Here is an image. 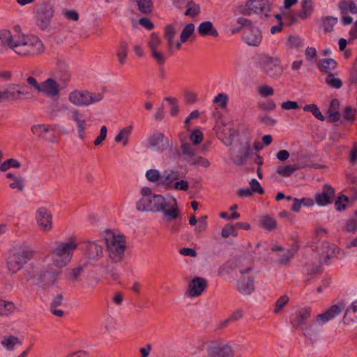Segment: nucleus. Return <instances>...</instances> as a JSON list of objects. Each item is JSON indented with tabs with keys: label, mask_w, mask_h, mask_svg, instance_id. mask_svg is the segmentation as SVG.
Returning <instances> with one entry per match:
<instances>
[{
	"label": "nucleus",
	"mask_w": 357,
	"mask_h": 357,
	"mask_svg": "<svg viewBox=\"0 0 357 357\" xmlns=\"http://www.w3.org/2000/svg\"><path fill=\"white\" fill-rule=\"evenodd\" d=\"M68 116V119L76 123L77 128L86 126V120L83 114L77 109L71 108L69 109Z\"/></svg>",
	"instance_id": "26"
},
{
	"label": "nucleus",
	"mask_w": 357,
	"mask_h": 357,
	"mask_svg": "<svg viewBox=\"0 0 357 357\" xmlns=\"http://www.w3.org/2000/svg\"><path fill=\"white\" fill-rule=\"evenodd\" d=\"M198 33L201 36L211 35L212 36H218V31L213 27V23L211 21H205L202 22L197 29Z\"/></svg>",
	"instance_id": "25"
},
{
	"label": "nucleus",
	"mask_w": 357,
	"mask_h": 357,
	"mask_svg": "<svg viewBox=\"0 0 357 357\" xmlns=\"http://www.w3.org/2000/svg\"><path fill=\"white\" fill-rule=\"evenodd\" d=\"M271 6L269 0H247L243 5L238 6L236 10L243 16L256 15L269 17Z\"/></svg>",
	"instance_id": "4"
},
{
	"label": "nucleus",
	"mask_w": 357,
	"mask_h": 357,
	"mask_svg": "<svg viewBox=\"0 0 357 357\" xmlns=\"http://www.w3.org/2000/svg\"><path fill=\"white\" fill-rule=\"evenodd\" d=\"M179 178V172L176 168L165 169L162 173L160 186L170 190L176 180Z\"/></svg>",
	"instance_id": "16"
},
{
	"label": "nucleus",
	"mask_w": 357,
	"mask_h": 357,
	"mask_svg": "<svg viewBox=\"0 0 357 357\" xmlns=\"http://www.w3.org/2000/svg\"><path fill=\"white\" fill-rule=\"evenodd\" d=\"M250 190L252 192H257L259 195L264 193V190L261 187L260 183L255 178L251 179L250 181Z\"/></svg>",
	"instance_id": "60"
},
{
	"label": "nucleus",
	"mask_w": 357,
	"mask_h": 357,
	"mask_svg": "<svg viewBox=\"0 0 357 357\" xmlns=\"http://www.w3.org/2000/svg\"><path fill=\"white\" fill-rule=\"evenodd\" d=\"M2 346L7 350L13 351L16 345H21L22 342L14 335L5 336L1 340Z\"/></svg>",
	"instance_id": "29"
},
{
	"label": "nucleus",
	"mask_w": 357,
	"mask_h": 357,
	"mask_svg": "<svg viewBox=\"0 0 357 357\" xmlns=\"http://www.w3.org/2000/svg\"><path fill=\"white\" fill-rule=\"evenodd\" d=\"M289 297L287 295L281 296L275 302L274 307V313H280L282 308L288 303Z\"/></svg>",
	"instance_id": "45"
},
{
	"label": "nucleus",
	"mask_w": 357,
	"mask_h": 357,
	"mask_svg": "<svg viewBox=\"0 0 357 357\" xmlns=\"http://www.w3.org/2000/svg\"><path fill=\"white\" fill-rule=\"evenodd\" d=\"M195 25L192 23L188 24L181 31L180 40L181 43L185 42L188 38L193 33Z\"/></svg>",
	"instance_id": "41"
},
{
	"label": "nucleus",
	"mask_w": 357,
	"mask_h": 357,
	"mask_svg": "<svg viewBox=\"0 0 357 357\" xmlns=\"http://www.w3.org/2000/svg\"><path fill=\"white\" fill-rule=\"evenodd\" d=\"M337 65L335 60L331 58H326L319 60L318 66L319 67H335Z\"/></svg>",
	"instance_id": "63"
},
{
	"label": "nucleus",
	"mask_w": 357,
	"mask_h": 357,
	"mask_svg": "<svg viewBox=\"0 0 357 357\" xmlns=\"http://www.w3.org/2000/svg\"><path fill=\"white\" fill-rule=\"evenodd\" d=\"M312 315L310 307H301L297 308L290 316L289 321L292 327L296 329H301L304 334L307 321Z\"/></svg>",
	"instance_id": "11"
},
{
	"label": "nucleus",
	"mask_w": 357,
	"mask_h": 357,
	"mask_svg": "<svg viewBox=\"0 0 357 357\" xmlns=\"http://www.w3.org/2000/svg\"><path fill=\"white\" fill-rule=\"evenodd\" d=\"M221 235L223 238H228L229 236H236L238 235L236 231L235 225H226L222 229Z\"/></svg>",
	"instance_id": "49"
},
{
	"label": "nucleus",
	"mask_w": 357,
	"mask_h": 357,
	"mask_svg": "<svg viewBox=\"0 0 357 357\" xmlns=\"http://www.w3.org/2000/svg\"><path fill=\"white\" fill-rule=\"evenodd\" d=\"M136 209L140 212H162L167 221L176 220L180 213L176 199L167 202L161 195L142 197L136 202Z\"/></svg>",
	"instance_id": "2"
},
{
	"label": "nucleus",
	"mask_w": 357,
	"mask_h": 357,
	"mask_svg": "<svg viewBox=\"0 0 357 357\" xmlns=\"http://www.w3.org/2000/svg\"><path fill=\"white\" fill-rule=\"evenodd\" d=\"M146 178L149 181L152 183L158 182V184L160 185L162 173H160L158 169H151L146 171Z\"/></svg>",
	"instance_id": "37"
},
{
	"label": "nucleus",
	"mask_w": 357,
	"mask_h": 357,
	"mask_svg": "<svg viewBox=\"0 0 357 357\" xmlns=\"http://www.w3.org/2000/svg\"><path fill=\"white\" fill-rule=\"evenodd\" d=\"M15 309V305L12 302L0 300V315H8Z\"/></svg>",
	"instance_id": "40"
},
{
	"label": "nucleus",
	"mask_w": 357,
	"mask_h": 357,
	"mask_svg": "<svg viewBox=\"0 0 357 357\" xmlns=\"http://www.w3.org/2000/svg\"><path fill=\"white\" fill-rule=\"evenodd\" d=\"M341 307L337 305H332L328 310L315 317L314 321L304 330V335L312 339L319 333L317 326H322L341 313Z\"/></svg>",
	"instance_id": "5"
},
{
	"label": "nucleus",
	"mask_w": 357,
	"mask_h": 357,
	"mask_svg": "<svg viewBox=\"0 0 357 357\" xmlns=\"http://www.w3.org/2000/svg\"><path fill=\"white\" fill-rule=\"evenodd\" d=\"M250 152V145L245 143L238 146V153L232 158L234 162L237 165H243L248 158Z\"/></svg>",
	"instance_id": "22"
},
{
	"label": "nucleus",
	"mask_w": 357,
	"mask_h": 357,
	"mask_svg": "<svg viewBox=\"0 0 357 357\" xmlns=\"http://www.w3.org/2000/svg\"><path fill=\"white\" fill-rule=\"evenodd\" d=\"M78 243L75 237H70L67 241H56L50 250L52 264L58 268L67 266L71 261L73 252Z\"/></svg>",
	"instance_id": "3"
},
{
	"label": "nucleus",
	"mask_w": 357,
	"mask_h": 357,
	"mask_svg": "<svg viewBox=\"0 0 357 357\" xmlns=\"http://www.w3.org/2000/svg\"><path fill=\"white\" fill-rule=\"evenodd\" d=\"M236 22L238 24L241 25V28H248V30L254 28L252 22L246 17H239L236 20Z\"/></svg>",
	"instance_id": "57"
},
{
	"label": "nucleus",
	"mask_w": 357,
	"mask_h": 357,
	"mask_svg": "<svg viewBox=\"0 0 357 357\" xmlns=\"http://www.w3.org/2000/svg\"><path fill=\"white\" fill-rule=\"evenodd\" d=\"M128 47L125 43H122L119 45L116 50V55L120 64H123L124 61L127 56Z\"/></svg>",
	"instance_id": "48"
},
{
	"label": "nucleus",
	"mask_w": 357,
	"mask_h": 357,
	"mask_svg": "<svg viewBox=\"0 0 357 357\" xmlns=\"http://www.w3.org/2000/svg\"><path fill=\"white\" fill-rule=\"evenodd\" d=\"M0 45L21 56L34 55L44 50L43 44L37 36L12 32L6 29L0 31Z\"/></svg>",
	"instance_id": "1"
},
{
	"label": "nucleus",
	"mask_w": 357,
	"mask_h": 357,
	"mask_svg": "<svg viewBox=\"0 0 357 357\" xmlns=\"http://www.w3.org/2000/svg\"><path fill=\"white\" fill-rule=\"evenodd\" d=\"M149 147L155 151L162 152L169 146L167 137L160 132H154L148 139Z\"/></svg>",
	"instance_id": "14"
},
{
	"label": "nucleus",
	"mask_w": 357,
	"mask_h": 357,
	"mask_svg": "<svg viewBox=\"0 0 357 357\" xmlns=\"http://www.w3.org/2000/svg\"><path fill=\"white\" fill-rule=\"evenodd\" d=\"M250 266L239 270L240 276L236 282V289L243 295H250L255 290V277L251 274Z\"/></svg>",
	"instance_id": "10"
},
{
	"label": "nucleus",
	"mask_w": 357,
	"mask_h": 357,
	"mask_svg": "<svg viewBox=\"0 0 357 357\" xmlns=\"http://www.w3.org/2000/svg\"><path fill=\"white\" fill-rule=\"evenodd\" d=\"M262 36L258 29L252 28L248 30L245 36V41L248 45L258 46L261 41Z\"/></svg>",
	"instance_id": "24"
},
{
	"label": "nucleus",
	"mask_w": 357,
	"mask_h": 357,
	"mask_svg": "<svg viewBox=\"0 0 357 357\" xmlns=\"http://www.w3.org/2000/svg\"><path fill=\"white\" fill-rule=\"evenodd\" d=\"M59 273L54 270L41 271L37 278L38 284L44 285L54 284L59 277Z\"/></svg>",
	"instance_id": "21"
},
{
	"label": "nucleus",
	"mask_w": 357,
	"mask_h": 357,
	"mask_svg": "<svg viewBox=\"0 0 357 357\" xmlns=\"http://www.w3.org/2000/svg\"><path fill=\"white\" fill-rule=\"evenodd\" d=\"M165 100L166 101H167L169 103V105H171V109H170L171 115H172V116L176 115L179 109V107L177 105L176 100L172 97H166L165 98Z\"/></svg>",
	"instance_id": "58"
},
{
	"label": "nucleus",
	"mask_w": 357,
	"mask_h": 357,
	"mask_svg": "<svg viewBox=\"0 0 357 357\" xmlns=\"http://www.w3.org/2000/svg\"><path fill=\"white\" fill-rule=\"evenodd\" d=\"M33 257V252L30 250H21L10 255L8 258L7 266L12 273L20 271Z\"/></svg>",
	"instance_id": "12"
},
{
	"label": "nucleus",
	"mask_w": 357,
	"mask_h": 357,
	"mask_svg": "<svg viewBox=\"0 0 357 357\" xmlns=\"http://www.w3.org/2000/svg\"><path fill=\"white\" fill-rule=\"evenodd\" d=\"M176 34V29L174 25L169 24L165 27V37L167 40L169 48L173 45V39Z\"/></svg>",
	"instance_id": "38"
},
{
	"label": "nucleus",
	"mask_w": 357,
	"mask_h": 357,
	"mask_svg": "<svg viewBox=\"0 0 357 357\" xmlns=\"http://www.w3.org/2000/svg\"><path fill=\"white\" fill-rule=\"evenodd\" d=\"M262 227L268 230L274 229L277 225L276 220L270 216H263L261 219Z\"/></svg>",
	"instance_id": "46"
},
{
	"label": "nucleus",
	"mask_w": 357,
	"mask_h": 357,
	"mask_svg": "<svg viewBox=\"0 0 357 357\" xmlns=\"http://www.w3.org/2000/svg\"><path fill=\"white\" fill-rule=\"evenodd\" d=\"M190 139L194 145H198L203 140V134L199 129H195L191 132Z\"/></svg>",
	"instance_id": "55"
},
{
	"label": "nucleus",
	"mask_w": 357,
	"mask_h": 357,
	"mask_svg": "<svg viewBox=\"0 0 357 357\" xmlns=\"http://www.w3.org/2000/svg\"><path fill=\"white\" fill-rule=\"evenodd\" d=\"M100 93H91L88 91L74 90L68 95L69 101L77 106H88L102 100Z\"/></svg>",
	"instance_id": "8"
},
{
	"label": "nucleus",
	"mask_w": 357,
	"mask_h": 357,
	"mask_svg": "<svg viewBox=\"0 0 357 357\" xmlns=\"http://www.w3.org/2000/svg\"><path fill=\"white\" fill-rule=\"evenodd\" d=\"M107 128L105 126H102L100 128V132L98 137L94 141V145L98 146L100 145L107 137Z\"/></svg>",
	"instance_id": "61"
},
{
	"label": "nucleus",
	"mask_w": 357,
	"mask_h": 357,
	"mask_svg": "<svg viewBox=\"0 0 357 357\" xmlns=\"http://www.w3.org/2000/svg\"><path fill=\"white\" fill-rule=\"evenodd\" d=\"M185 162L190 165L202 166L206 168L210 166V162L208 159L204 158L202 156L197 155L196 153L193 156H191L189 158H185Z\"/></svg>",
	"instance_id": "28"
},
{
	"label": "nucleus",
	"mask_w": 357,
	"mask_h": 357,
	"mask_svg": "<svg viewBox=\"0 0 357 357\" xmlns=\"http://www.w3.org/2000/svg\"><path fill=\"white\" fill-rule=\"evenodd\" d=\"M54 7L48 2H42L36 8V25L43 31H49L54 16Z\"/></svg>",
	"instance_id": "9"
},
{
	"label": "nucleus",
	"mask_w": 357,
	"mask_h": 357,
	"mask_svg": "<svg viewBox=\"0 0 357 357\" xmlns=\"http://www.w3.org/2000/svg\"><path fill=\"white\" fill-rule=\"evenodd\" d=\"M303 110L305 112H311L312 114L318 120L321 121H324L325 120L324 116L321 114L320 112L319 107L315 104H310V105H305L303 107Z\"/></svg>",
	"instance_id": "35"
},
{
	"label": "nucleus",
	"mask_w": 357,
	"mask_h": 357,
	"mask_svg": "<svg viewBox=\"0 0 357 357\" xmlns=\"http://www.w3.org/2000/svg\"><path fill=\"white\" fill-rule=\"evenodd\" d=\"M133 1L141 13L149 15L152 13L153 6L151 0H133Z\"/></svg>",
	"instance_id": "27"
},
{
	"label": "nucleus",
	"mask_w": 357,
	"mask_h": 357,
	"mask_svg": "<svg viewBox=\"0 0 357 357\" xmlns=\"http://www.w3.org/2000/svg\"><path fill=\"white\" fill-rule=\"evenodd\" d=\"M228 102V96L226 93H218L213 99V103L219 104L221 108H225Z\"/></svg>",
	"instance_id": "53"
},
{
	"label": "nucleus",
	"mask_w": 357,
	"mask_h": 357,
	"mask_svg": "<svg viewBox=\"0 0 357 357\" xmlns=\"http://www.w3.org/2000/svg\"><path fill=\"white\" fill-rule=\"evenodd\" d=\"M160 43L161 40L158 36L155 33H152L150 36V41L149 42V45L151 51L156 50V47L160 45Z\"/></svg>",
	"instance_id": "59"
},
{
	"label": "nucleus",
	"mask_w": 357,
	"mask_h": 357,
	"mask_svg": "<svg viewBox=\"0 0 357 357\" xmlns=\"http://www.w3.org/2000/svg\"><path fill=\"white\" fill-rule=\"evenodd\" d=\"M258 64L260 66H280L281 63L278 57L268 56L267 55H261L259 59Z\"/></svg>",
	"instance_id": "33"
},
{
	"label": "nucleus",
	"mask_w": 357,
	"mask_h": 357,
	"mask_svg": "<svg viewBox=\"0 0 357 357\" xmlns=\"http://www.w3.org/2000/svg\"><path fill=\"white\" fill-rule=\"evenodd\" d=\"M132 126H128L121 129L119 134L115 137V142L117 143L122 142L123 146H126L128 142V137L132 132Z\"/></svg>",
	"instance_id": "32"
},
{
	"label": "nucleus",
	"mask_w": 357,
	"mask_h": 357,
	"mask_svg": "<svg viewBox=\"0 0 357 357\" xmlns=\"http://www.w3.org/2000/svg\"><path fill=\"white\" fill-rule=\"evenodd\" d=\"M189 188V183L185 180H176L170 190L187 191Z\"/></svg>",
	"instance_id": "52"
},
{
	"label": "nucleus",
	"mask_w": 357,
	"mask_h": 357,
	"mask_svg": "<svg viewBox=\"0 0 357 357\" xmlns=\"http://www.w3.org/2000/svg\"><path fill=\"white\" fill-rule=\"evenodd\" d=\"M26 93L21 91H3L0 92V100H17L20 99V95L26 94Z\"/></svg>",
	"instance_id": "30"
},
{
	"label": "nucleus",
	"mask_w": 357,
	"mask_h": 357,
	"mask_svg": "<svg viewBox=\"0 0 357 357\" xmlns=\"http://www.w3.org/2000/svg\"><path fill=\"white\" fill-rule=\"evenodd\" d=\"M334 196V188L331 185L326 184L323 186L321 192L316 195L315 200L319 206H326L332 202Z\"/></svg>",
	"instance_id": "17"
},
{
	"label": "nucleus",
	"mask_w": 357,
	"mask_h": 357,
	"mask_svg": "<svg viewBox=\"0 0 357 357\" xmlns=\"http://www.w3.org/2000/svg\"><path fill=\"white\" fill-rule=\"evenodd\" d=\"M20 166V163L17 160L10 158L0 165V170L5 172L10 167L19 168Z\"/></svg>",
	"instance_id": "47"
},
{
	"label": "nucleus",
	"mask_w": 357,
	"mask_h": 357,
	"mask_svg": "<svg viewBox=\"0 0 357 357\" xmlns=\"http://www.w3.org/2000/svg\"><path fill=\"white\" fill-rule=\"evenodd\" d=\"M323 75H325V83L331 89H339L343 83L340 78L331 71V68H319Z\"/></svg>",
	"instance_id": "20"
},
{
	"label": "nucleus",
	"mask_w": 357,
	"mask_h": 357,
	"mask_svg": "<svg viewBox=\"0 0 357 357\" xmlns=\"http://www.w3.org/2000/svg\"><path fill=\"white\" fill-rule=\"evenodd\" d=\"M85 252L91 259H98L102 256V245L99 241H89L86 243Z\"/></svg>",
	"instance_id": "18"
},
{
	"label": "nucleus",
	"mask_w": 357,
	"mask_h": 357,
	"mask_svg": "<svg viewBox=\"0 0 357 357\" xmlns=\"http://www.w3.org/2000/svg\"><path fill=\"white\" fill-rule=\"evenodd\" d=\"M262 74L266 77L277 79L282 74V68H261Z\"/></svg>",
	"instance_id": "39"
},
{
	"label": "nucleus",
	"mask_w": 357,
	"mask_h": 357,
	"mask_svg": "<svg viewBox=\"0 0 357 357\" xmlns=\"http://www.w3.org/2000/svg\"><path fill=\"white\" fill-rule=\"evenodd\" d=\"M340 102L337 99L333 98L331 100L328 109L326 112L328 115V121L335 123L340 119V114L339 112Z\"/></svg>",
	"instance_id": "23"
},
{
	"label": "nucleus",
	"mask_w": 357,
	"mask_h": 357,
	"mask_svg": "<svg viewBox=\"0 0 357 357\" xmlns=\"http://www.w3.org/2000/svg\"><path fill=\"white\" fill-rule=\"evenodd\" d=\"M337 19L333 17H327L323 21L324 30L327 32H331L334 25L337 23Z\"/></svg>",
	"instance_id": "54"
},
{
	"label": "nucleus",
	"mask_w": 357,
	"mask_h": 357,
	"mask_svg": "<svg viewBox=\"0 0 357 357\" xmlns=\"http://www.w3.org/2000/svg\"><path fill=\"white\" fill-rule=\"evenodd\" d=\"M31 132L39 138H44V135L50 131V126L45 124L33 125L31 128Z\"/></svg>",
	"instance_id": "34"
},
{
	"label": "nucleus",
	"mask_w": 357,
	"mask_h": 357,
	"mask_svg": "<svg viewBox=\"0 0 357 357\" xmlns=\"http://www.w3.org/2000/svg\"><path fill=\"white\" fill-rule=\"evenodd\" d=\"M208 357H234V350L231 345L223 342H213L207 348Z\"/></svg>",
	"instance_id": "13"
},
{
	"label": "nucleus",
	"mask_w": 357,
	"mask_h": 357,
	"mask_svg": "<svg viewBox=\"0 0 357 357\" xmlns=\"http://www.w3.org/2000/svg\"><path fill=\"white\" fill-rule=\"evenodd\" d=\"M259 107L265 111H273L276 108V105L273 100H268L266 102H260Z\"/></svg>",
	"instance_id": "62"
},
{
	"label": "nucleus",
	"mask_w": 357,
	"mask_h": 357,
	"mask_svg": "<svg viewBox=\"0 0 357 357\" xmlns=\"http://www.w3.org/2000/svg\"><path fill=\"white\" fill-rule=\"evenodd\" d=\"M181 151L184 155V160L189 158L196 153V149L190 144L183 142L181 146Z\"/></svg>",
	"instance_id": "44"
},
{
	"label": "nucleus",
	"mask_w": 357,
	"mask_h": 357,
	"mask_svg": "<svg viewBox=\"0 0 357 357\" xmlns=\"http://www.w3.org/2000/svg\"><path fill=\"white\" fill-rule=\"evenodd\" d=\"M348 202H349L348 197H347L345 195L340 196L335 202V208L338 211L344 210L346 208Z\"/></svg>",
	"instance_id": "56"
},
{
	"label": "nucleus",
	"mask_w": 357,
	"mask_h": 357,
	"mask_svg": "<svg viewBox=\"0 0 357 357\" xmlns=\"http://www.w3.org/2000/svg\"><path fill=\"white\" fill-rule=\"evenodd\" d=\"M257 92L261 97L266 98L273 96L274 93V90L271 86L264 84L259 86L257 88Z\"/></svg>",
	"instance_id": "50"
},
{
	"label": "nucleus",
	"mask_w": 357,
	"mask_h": 357,
	"mask_svg": "<svg viewBox=\"0 0 357 357\" xmlns=\"http://www.w3.org/2000/svg\"><path fill=\"white\" fill-rule=\"evenodd\" d=\"M36 220L40 229L48 231L52 228V216L51 213L45 208H39L36 211Z\"/></svg>",
	"instance_id": "15"
},
{
	"label": "nucleus",
	"mask_w": 357,
	"mask_h": 357,
	"mask_svg": "<svg viewBox=\"0 0 357 357\" xmlns=\"http://www.w3.org/2000/svg\"><path fill=\"white\" fill-rule=\"evenodd\" d=\"M109 258L113 263L121 262L125 255L126 243L123 236L112 235L105 238Z\"/></svg>",
	"instance_id": "6"
},
{
	"label": "nucleus",
	"mask_w": 357,
	"mask_h": 357,
	"mask_svg": "<svg viewBox=\"0 0 357 357\" xmlns=\"http://www.w3.org/2000/svg\"><path fill=\"white\" fill-rule=\"evenodd\" d=\"M297 169L295 165H281L278 167L277 173L281 176L289 177Z\"/></svg>",
	"instance_id": "36"
},
{
	"label": "nucleus",
	"mask_w": 357,
	"mask_h": 357,
	"mask_svg": "<svg viewBox=\"0 0 357 357\" xmlns=\"http://www.w3.org/2000/svg\"><path fill=\"white\" fill-rule=\"evenodd\" d=\"M207 283L205 279L202 278H195L189 284L188 293L191 297H197L200 296L205 288Z\"/></svg>",
	"instance_id": "19"
},
{
	"label": "nucleus",
	"mask_w": 357,
	"mask_h": 357,
	"mask_svg": "<svg viewBox=\"0 0 357 357\" xmlns=\"http://www.w3.org/2000/svg\"><path fill=\"white\" fill-rule=\"evenodd\" d=\"M356 114L357 109H353L350 106H347L342 111V116L344 119L348 121L351 123H354Z\"/></svg>",
	"instance_id": "43"
},
{
	"label": "nucleus",
	"mask_w": 357,
	"mask_h": 357,
	"mask_svg": "<svg viewBox=\"0 0 357 357\" xmlns=\"http://www.w3.org/2000/svg\"><path fill=\"white\" fill-rule=\"evenodd\" d=\"M185 7L186 10L184 13L185 16H189L192 18H194L200 13L199 5L195 3L193 1L188 0L185 3Z\"/></svg>",
	"instance_id": "31"
},
{
	"label": "nucleus",
	"mask_w": 357,
	"mask_h": 357,
	"mask_svg": "<svg viewBox=\"0 0 357 357\" xmlns=\"http://www.w3.org/2000/svg\"><path fill=\"white\" fill-rule=\"evenodd\" d=\"M297 250L296 249H289L287 250L280 258L279 263L281 264H287L291 259H292Z\"/></svg>",
	"instance_id": "51"
},
{
	"label": "nucleus",
	"mask_w": 357,
	"mask_h": 357,
	"mask_svg": "<svg viewBox=\"0 0 357 357\" xmlns=\"http://www.w3.org/2000/svg\"><path fill=\"white\" fill-rule=\"evenodd\" d=\"M10 188L12 189H17L19 191L22 192L23 191L24 188V185L23 183V181L21 178H15V180H13L12 183L9 185Z\"/></svg>",
	"instance_id": "64"
},
{
	"label": "nucleus",
	"mask_w": 357,
	"mask_h": 357,
	"mask_svg": "<svg viewBox=\"0 0 357 357\" xmlns=\"http://www.w3.org/2000/svg\"><path fill=\"white\" fill-rule=\"evenodd\" d=\"M26 82L36 91L47 97L54 98L59 96V85L53 78H48L45 81L38 83L33 77H29L26 79Z\"/></svg>",
	"instance_id": "7"
},
{
	"label": "nucleus",
	"mask_w": 357,
	"mask_h": 357,
	"mask_svg": "<svg viewBox=\"0 0 357 357\" xmlns=\"http://www.w3.org/2000/svg\"><path fill=\"white\" fill-rule=\"evenodd\" d=\"M39 275V273L36 271L33 268H30L29 269H26L24 275V278L26 281L31 282L33 284H38V280L37 278Z\"/></svg>",
	"instance_id": "42"
}]
</instances>
